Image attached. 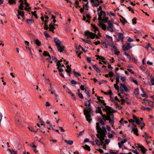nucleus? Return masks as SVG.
<instances>
[{
  "mask_svg": "<svg viewBox=\"0 0 154 154\" xmlns=\"http://www.w3.org/2000/svg\"><path fill=\"white\" fill-rule=\"evenodd\" d=\"M84 104L85 106H88L89 110L85 109L83 111L84 112V114L85 116L86 120L88 121L89 123H90L91 122V114L92 113V115H93V111L90 103H88L87 102H85L84 103Z\"/></svg>",
  "mask_w": 154,
  "mask_h": 154,
  "instance_id": "obj_1",
  "label": "nucleus"
},
{
  "mask_svg": "<svg viewBox=\"0 0 154 154\" xmlns=\"http://www.w3.org/2000/svg\"><path fill=\"white\" fill-rule=\"evenodd\" d=\"M84 35L87 37V38H89L93 39L95 38V35L96 34L91 32H90L89 31L87 30L84 32Z\"/></svg>",
  "mask_w": 154,
  "mask_h": 154,
  "instance_id": "obj_2",
  "label": "nucleus"
},
{
  "mask_svg": "<svg viewBox=\"0 0 154 154\" xmlns=\"http://www.w3.org/2000/svg\"><path fill=\"white\" fill-rule=\"evenodd\" d=\"M100 13L101 14H103V19L104 23H107V21L108 20V17H106V13L105 11L102 10L100 11Z\"/></svg>",
  "mask_w": 154,
  "mask_h": 154,
  "instance_id": "obj_3",
  "label": "nucleus"
},
{
  "mask_svg": "<svg viewBox=\"0 0 154 154\" xmlns=\"http://www.w3.org/2000/svg\"><path fill=\"white\" fill-rule=\"evenodd\" d=\"M111 119L110 118V119H109V123L112 125V127H113L114 125V115L112 113L111 114Z\"/></svg>",
  "mask_w": 154,
  "mask_h": 154,
  "instance_id": "obj_4",
  "label": "nucleus"
},
{
  "mask_svg": "<svg viewBox=\"0 0 154 154\" xmlns=\"http://www.w3.org/2000/svg\"><path fill=\"white\" fill-rule=\"evenodd\" d=\"M131 48V46L130 45V43H128L126 46L125 45H123L122 47V50L124 51H127L129 50Z\"/></svg>",
  "mask_w": 154,
  "mask_h": 154,
  "instance_id": "obj_5",
  "label": "nucleus"
},
{
  "mask_svg": "<svg viewBox=\"0 0 154 154\" xmlns=\"http://www.w3.org/2000/svg\"><path fill=\"white\" fill-rule=\"evenodd\" d=\"M54 25H55V24L51 23L49 25V30L50 31L52 32L53 33H54V29H55V27L54 26Z\"/></svg>",
  "mask_w": 154,
  "mask_h": 154,
  "instance_id": "obj_6",
  "label": "nucleus"
},
{
  "mask_svg": "<svg viewBox=\"0 0 154 154\" xmlns=\"http://www.w3.org/2000/svg\"><path fill=\"white\" fill-rule=\"evenodd\" d=\"M58 51L61 53L64 50V47L62 44L57 46Z\"/></svg>",
  "mask_w": 154,
  "mask_h": 154,
  "instance_id": "obj_7",
  "label": "nucleus"
},
{
  "mask_svg": "<svg viewBox=\"0 0 154 154\" xmlns=\"http://www.w3.org/2000/svg\"><path fill=\"white\" fill-rule=\"evenodd\" d=\"M56 65L57 66V69H58V71L60 72H62L63 70L62 68H61V64L60 62L57 60L56 62Z\"/></svg>",
  "mask_w": 154,
  "mask_h": 154,
  "instance_id": "obj_8",
  "label": "nucleus"
},
{
  "mask_svg": "<svg viewBox=\"0 0 154 154\" xmlns=\"http://www.w3.org/2000/svg\"><path fill=\"white\" fill-rule=\"evenodd\" d=\"M54 42L55 43L56 46L61 44V41L57 38H54Z\"/></svg>",
  "mask_w": 154,
  "mask_h": 154,
  "instance_id": "obj_9",
  "label": "nucleus"
},
{
  "mask_svg": "<svg viewBox=\"0 0 154 154\" xmlns=\"http://www.w3.org/2000/svg\"><path fill=\"white\" fill-rule=\"evenodd\" d=\"M106 118L105 119V120L109 121V119L111 118V112H106Z\"/></svg>",
  "mask_w": 154,
  "mask_h": 154,
  "instance_id": "obj_10",
  "label": "nucleus"
},
{
  "mask_svg": "<svg viewBox=\"0 0 154 154\" xmlns=\"http://www.w3.org/2000/svg\"><path fill=\"white\" fill-rule=\"evenodd\" d=\"M96 129L97 130V133H100V132L101 131H102V129L100 127L99 124V123H96Z\"/></svg>",
  "mask_w": 154,
  "mask_h": 154,
  "instance_id": "obj_11",
  "label": "nucleus"
},
{
  "mask_svg": "<svg viewBox=\"0 0 154 154\" xmlns=\"http://www.w3.org/2000/svg\"><path fill=\"white\" fill-rule=\"evenodd\" d=\"M33 41L38 46H39L41 45V42L38 39H34Z\"/></svg>",
  "mask_w": 154,
  "mask_h": 154,
  "instance_id": "obj_12",
  "label": "nucleus"
},
{
  "mask_svg": "<svg viewBox=\"0 0 154 154\" xmlns=\"http://www.w3.org/2000/svg\"><path fill=\"white\" fill-rule=\"evenodd\" d=\"M114 77H116V83L118 84L119 82L120 78V75L119 73H116V75H115Z\"/></svg>",
  "mask_w": 154,
  "mask_h": 154,
  "instance_id": "obj_13",
  "label": "nucleus"
},
{
  "mask_svg": "<svg viewBox=\"0 0 154 154\" xmlns=\"http://www.w3.org/2000/svg\"><path fill=\"white\" fill-rule=\"evenodd\" d=\"M140 148V150L142 151V152L144 154L147 151V149H146L143 146H141Z\"/></svg>",
  "mask_w": 154,
  "mask_h": 154,
  "instance_id": "obj_14",
  "label": "nucleus"
},
{
  "mask_svg": "<svg viewBox=\"0 0 154 154\" xmlns=\"http://www.w3.org/2000/svg\"><path fill=\"white\" fill-rule=\"evenodd\" d=\"M91 2L93 7H97L99 5V3H98L97 4L96 2H95L94 0H91Z\"/></svg>",
  "mask_w": 154,
  "mask_h": 154,
  "instance_id": "obj_15",
  "label": "nucleus"
},
{
  "mask_svg": "<svg viewBox=\"0 0 154 154\" xmlns=\"http://www.w3.org/2000/svg\"><path fill=\"white\" fill-rule=\"evenodd\" d=\"M119 38L121 40L122 42L123 40L124 37L123 36V34L122 33L119 32L118 35Z\"/></svg>",
  "mask_w": 154,
  "mask_h": 154,
  "instance_id": "obj_16",
  "label": "nucleus"
},
{
  "mask_svg": "<svg viewBox=\"0 0 154 154\" xmlns=\"http://www.w3.org/2000/svg\"><path fill=\"white\" fill-rule=\"evenodd\" d=\"M82 147H83L84 149L88 151H90L91 150L90 147L86 144L85 145L83 146H82Z\"/></svg>",
  "mask_w": 154,
  "mask_h": 154,
  "instance_id": "obj_17",
  "label": "nucleus"
},
{
  "mask_svg": "<svg viewBox=\"0 0 154 154\" xmlns=\"http://www.w3.org/2000/svg\"><path fill=\"white\" fill-rule=\"evenodd\" d=\"M17 11L18 14L21 16L22 17H23L24 16V12L23 11H21L18 10Z\"/></svg>",
  "mask_w": 154,
  "mask_h": 154,
  "instance_id": "obj_18",
  "label": "nucleus"
},
{
  "mask_svg": "<svg viewBox=\"0 0 154 154\" xmlns=\"http://www.w3.org/2000/svg\"><path fill=\"white\" fill-rule=\"evenodd\" d=\"M132 131H133L134 133L137 136H138L139 134L137 133L138 129L137 128H132Z\"/></svg>",
  "mask_w": 154,
  "mask_h": 154,
  "instance_id": "obj_19",
  "label": "nucleus"
},
{
  "mask_svg": "<svg viewBox=\"0 0 154 154\" xmlns=\"http://www.w3.org/2000/svg\"><path fill=\"white\" fill-rule=\"evenodd\" d=\"M100 134V140H104L106 134H101V133H99Z\"/></svg>",
  "mask_w": 154,
  "mask_h": 154,
  "instance_id": "obj_20",
  "label": "nucleus"
},
{
  "mask_svg": "<svg viewBox=\"0 0 154 154\" xmlns=\"http://www.w3.org/2000/svg\"><path fill=\"white\" fill-rule=\"evenodd\" d=\"M26 21L27 23L29 25L32 24L34 22V20L33 19H26Z\"/></svg>",
  "mask_w": 154,
  "mask_h": 154,
  "instance_id": "obj_21",
  "label": "nucleus"
},
{
  "mask_svg": "<svg viewBox=\"0 0 154 154\" xmlns=\"http://www.w3.org/2000/svg\"><path fill=\"white\" fill-rule=\"evenodd\" d=\"M64 141L66 143L70 145H72L73 143V141L71 140H65Z\"/></svg>",
  "mask_w": 154,
  "mask_h": 154,
  "instance_id": "obj_22",
  "label": "nucleus"
},
{
  "mask_svg": "<svg viewBox=\"0 0 154 154\" xmlns=\"http://www.w3.org/2000/svg\"><path fill=\"white\" fill-rule=\"evenodd\" d=\"M113 21H108L107 22V24L108 25L107 27H113V25L112 24Z\"/></svg>",
  "mask_w": 154,
  "mask_h": 154,
  "instance_id": "obj_23",
  "label": "nucleus"
},
{
  "mask_svg": "<svg viewBox=\"0 0 154 154\" xmlns=\"http://www.w3.org/2000/svg\"><path fill=\"white\" fill-rule=\"evenodd\" d=\"M112 107L109 106H105V110L106 112H110L111 110Z\"/></svg>",
  "mask_w": 154,
  "mask_h": 154,
  "instance_id": "obj_24",
  "label": "nucleus"
},
{
  "mask_svg": "<svg viewBox=\"0 0 154 154\" xmlns=\"http://www.w3.org/2000/svg\"><path fill=\"white\" fill-rule=\"evenodd\" d=\"M94 69L97 72H100V69L97 67L96 65H94L93 66Z\"/></svg>",
  "mask_w": 154,
  "mask_h": 154,
  "instance_id": "obj_25",
  "label": "nucleus"
},
{
  "mask_svg": "<svg viewBox=\"0 0 154 154\" xmlns=\"http://www.w3.org/2000/svg\"><path fill=\"white\" fill-rule=\"evenodd\" d=\"M98 109H97L96 110V113H99L100 114H102V112L101 109H100V107L98 106L97 107Z\"/></svg>",
  "mask_w": 154,
  "mask_h": 154,
  "instance_id": "obj_26",
  "label": "nucleus"
},
{
  "mask_svg": "<svg viewBox=\"0 0 154 154\" xmlns=\"http://www.w3.org/2000/svg\"><path fill=\"white\" fill-rule=\"evenodd\" d=\"M143 137L146 139H148L149 137H151L147 134L146 132H144V134L143 135Z\"/></svg>",
  "mask_w": 154,
  "mask_h": 154,
  "instance_id": "obj_27",
  "label": "nucleus"
},
{
  "mask_svg": "<svg viewBox=\"0 0 154 154\" xmlns=\"http://www.w3.org/2000/svg\"><path fill=\"white\" fill-rule=\"evenodd\" d=\"M73 72L74 75L77 77L81 75V74L79 72H76L74 70L73 71Z\"/></svg>",
  "mask_w": 154,
  "mask_h": 154,
  "instance_id": "obj_28",
  "label": "nucleus"
},
{
  "mask_svg": "<svg viewBox=\"0 0 154 154\" xmlns=\"http://www.w3.org/2000/svg\"><path fill=\"white\" fill-rule=\"evenodd\" d=\"M141 109L143 110H147V111H149L150 110L149 107H145L143 106H141Z\"/></svg>",
  "mask_w": 154,
  "mask_h": 154,
  "instance_id": "obj_29",
  "label": "nucleus"
},
{
  "mask_svg": "<svg viewBox=\"0 0 154 154\" xmlns=\"http://www.w3.org/2000/svg\"><path fill=\"white\" fill-rule=\"evenodd\" d=\"M134 93L136 95H138L139 94V90L138 88H137L134 90Z\"/></svg>",
  "mask_w": 154,
  "mask_h": 154,
  "instance_id": "obj_30",
  "label": "nucleus"
},
{
  "mask_svg": "<svg viewBox=\"0 0 154 154\" xmlns=\"http://www.w3.org/2000/svg\"><path fill=\"white\" fill-rule=\"evenodd\" d=\"M32 144H33V146H31V147L34 148L33 151L35 152L36 153L38 152V151L36 150V146L34 145L33 143H32Z\"/></svg>",
  "mask_w": 154,
  "mask_h": 154,
  "instance_id": "obj_31",
  "label": "nucleus"
},
{
  "mask_svg": "<svg viewBox=\"0 0 154 154\" xmlns=\"http://www.w3.org/2000/svg\"><path fill=\"white\" fill-rule=\"evenodd\" d=\"M43 55L45 56H48L50 57V55L49 54V53L46 51H44L43 53Z\"/></svg>",
  "mask_w": 154,
  "mask_h": 154,
  "instance_id": "obj_32",
  "label": "nucleus"
},
{
  "mask_svg": "<svg viewBox=\"0 0 154 154\" xmlns=\"http://www.w3.org/2000/svg\"><path fill=\"white\" fill-rule=\"evenodd\" d=\"M98 16H99L98 18V20H102V15H103V14H101L100 13V14L99 12H98Z\"/></svg>",
  "mask_w": 154,
  "mask_h": 154,
  "instance_id": "obj_33",
  "label": "nucleus"
},
{
  "mask_svg": "<svg viewBox=\"0 0 154 154\" xmlns=\"http://www.w3.org/2000/svg\"><path fill=\"white\" fill-rule=\"evenodd\" d=\"M98 121L99 122V123L101 124L102 125H105V124L104 122L103 121L102 119L100 118H99L98 119Z\"/></svg>",
  "mask_w": 154,
  "mask_h": 154,
  "instance_id": "obj_34",
  "label": "nucleus"
},
{
  "mask_svg": "<svg viewBox=\"0 0 154 154\" xmlns=\"http://www.w3.org/2000/svg\"><path fill=\"white\" fill-rule=\"evenodd\" d=\"M46 123L49 125V126L50 128H51V129L53 130H54V129L52 128V123H50V122H48V120H47Z\"/></svg>",
  "mask_w": 154,
  "mask_h": 154,
  "instance_id": "obj_35",
  "label": "nucleus"
},
{
  "mask_svg": "<svg viewBox=\"0 0 154 154\" xmlns=\"http://www.w3.org/2000/svg\"><path fill=\"white\" fill-rule=\"evenodd\" d=\"M125 102L128 104H131V102L130 101L129 99L127 97L125 98Z\"/></svg>",
  "mask_w": 154,
  "mask_h": 154,
  "instance_id": "obj_36",
  "label": "nucleus"
},
{
  "mask_svg": "<svg viewBox=\"0 0 154 154\" xmlns=\"http://www.w3.org/2000/svg\"><path fill=\"white\" fill-rule=\"evenodd\" d=\"M132 60L134 63H137V60L136 59L133 55L132 56Z\"/></svg>",
  "mask_w": 154,
  "mask_h": 154,
  "instance_id": "obj_37",
  "label": "nucleus"
},
{
  "mask_svg": "<svg viewBox=\"0 0 154 154\" xmlns=\"http://www.w3.org/2000/svg\"><path fill=\"white\" fill-rule=\"evenodd\" d=\"M135 122L138 125H140L142 123L140 120L139 119H138L135 121Z\"/></svg>",
  "mask_w": 154,
  "mask_h": 154,
  "instance_id": "obj_38",
  "label": "nucleus"
},
{
  "mask_svg": "<svg viewBox=\"0 0 154 154\" xmlns=\"http://www.w3.org/2000/svg\"><path fill=\"white\" fill-rule=\"evenodd\" d=\"M29 129L30 131L33 132H35V133H36L37 131V130L36 131L32 127H29Z\"/></svg>",
  "mask_w": 154,
  "mask_h": 154,
  "instance_id": "obj_39",
  "label": "nucleus"
},
{
  "mask_svg": "<svg viewBox=\"0 0 154 154\" xmlns=\"http://www.w3.org/2000/svg\"><path fill=\"white\" fill-rule=\"evenodd\" d=\"M118 84L116 83V84H114V88H115V89L117 91L119 90V86L118 85Z\"/></svg>",
  "mask_w": 154,
  "mask_h": 154,
  "instance_id": "obj_40",
  "label": "nucleus"
},
{
  "mask_svg": "<svg viewBox=\"0 0 154 154\" xmlns=\"http://www.w3.org/2000/svg\"><path fill=\"white\" fill-rule=\"evenodd\" d=\"M23 3H20V5L19 7V8L20 10H23Z\"/></svg>",
  "mask_w": 154,
  "mask_h": 154,
  "instance_id": "obj_41",
  "label": "nucleus"
},
{
  "mask_svg": "<svg viewBox=\"0 0 154 154\" xmlns=\"http://www.w3.org/2000/svg\"><path fill=\"white\" fill-rule=\"evenodd\" d=\"M26 7L25 8V9L26 10H28V11H29V10L27 8V7H28L29 9H31V8L30 7H29V4L28 3H27L26 4Z\"/></svg>",
  "mask_w": 154,
  "mask_h": 154,
  "instance_id": "obj_42",
  "label": "nucleus"
},
{
  "mask_svg": "<svg viewBox=\"0 0 154 154\" xmlns=\"http://www.w3.org/2000/svg\"><path fill=\"white\" fill-rule=\"evenodd\" d=\"M82 41H83L85 43H88V44H90L91 43L88 40L85 39L83 38H82Z\"/></svg>",
  "mask_w": 154,
  "mask_h": 154,
  "instance_id": "obj_43",
  "label": "nucleus"
},
{
  "mask_svg": "<svg viewBox=\"0 0 154 154\" xmlns=\"http://www.w3.org/2000/svg\"><path fill=\"white\" fill-rule=\"evenodd\" d=\"M8 3L10 4H12L14 3L15 4L16 2L13 0H9L8 1Z\"/></svg>",
  "mask_w": 154,
  "mask_h": 154,
  "instance_id": "obj_44",
  "label": "nucleus"
},
{
  "mask_svg": "<svg viewBox=\"0 0 154 154\" xmlns=\"http://www.w3.org/2000/svg\"><path fill=\"white\" fill-rule=\"evenodd\" d=\"M136 20H137V19L135 17L134 18H133V19H132V23L134 25H135L136 23H137L136 21Z\"/></svg>",
  "mask_w": 154,
  "mask_h": 154,
  "instance_id": "obj_45",
  "label": "nucleus"
},
{
  "mask_svg": "<svg viewBox=\"0 0 154 154\" xmlns=\"http://www.w3.org/2000/svg\"><path fill=\"white\" fill-rule=\"evenodd\" d=\"M147 103L150 106H152L153 105V102L152 101H148Z\"/></svg>",
  "mask_w": 154,
  "mask_h": 154,
  "instance_id": "obj_46",
  "label": "nucleus"
},
{
  "mask_svg": "<svg viewBox=\"0 0 154 154\" xmlns=\"http://www.w3.org/2000/svg\"><path fill=\"white\" fill-rule=\"evenodd\" d=\"M78 48H81V49L82 50V51L85 53H86L87 52V51L85 50L82 47L81 45H79V46Z\"/></svg>",
  "mask_w": 154,
  "mask_h": 154,
  "instance_id": "obj_47",
  "label": "nucleus"
},
{
  "mask_svg": "<svg viewBox=\"0 0 154 154\" xmlns=\"http://www.w3.org/2000/svg\"><path fill=\"white\" fill-rule=\"evenodd\" d=\"M78 95L79 96V97L82 99H83L84 98L82 94L80 92H79V93H78Z\"/></svg>",
  "mask_w": 154,
  "mask_h": 154,
  "instance_id": "obj_48",
  "label": "nucleus"
},
{
  "mask_svg": "<svg viewBox=\"0 0 154 154\" xmlns=\"http://www.w3.org/2000/svg\"><path fill=\"white\" fill-rule=\"evenodd\" d=\"M44 34L45 35V36L46 38H49L50 37V35H49V34H48L46 32V31H45L44 32Z\"/></svg>",
  "mask_w": 154,
  "mask_h": 154,
  "instance_id": "obj_49",
  "label": "nucleus"
},
{
  "mask_svg": "<svg viewBox=\"0 0 154 154\" xmlns=\"http://www.w3.org/2000/svg\"><path fill=\"white\" fill-rule=\"evenodd\" d=\"M95 142L96 143V144L98 146H100V143L99 142V140L97 139H96L95 140Z\"/></svg>",
  "mask_w": 154,
  "mask_h": 154,
  "instance_id": "obj_50",
  "label": "nucleus"
},
{
  "mask_svg": "<svg viewBox=\"0 0 154 154\" xmlns=\"http://www.w3.org/2000/svg\"><path fill=\"white\" fill-rule=\"evenodd\" d=\"M44 128L43 127H40L39 130L41 132H42V133H45V132L44 129Z\"/></svg>",
  "mask_w": 154,
  "mask_h": 154,
  "instance_id": "obj_51",
  "label": "nucleus"
},
{
  "mask_svg": "<svg viewBox=\"0 0 154 154\" xmlns=\"http://www.w3.org/2000/svg\"><path fill=\"white\" fill-rule=\"evenodd\" d=\"M119 16L120 17H121V18H122V20L124 21V23H127V20H125V19L122 16L120 15H119Z\"/></svg>",
  "mask_w": 154,
  "mask_h": 154,
  "instance_id": "obj_52",
  "label": "nucleus"
},
{
  "mask_svg": "<svg viewBox=\"0 0 154 154\" xmlns=\"http://www.w3.org/2000/svg\"><path fill=\"white\" fill-rule=\"evenodd\" d=\"M71 83L72 84L76 85L77 84V82L75 81L74 80H72L71 81Z\"/></svg>",
  "mask_w": 154,
  "mask_h": 154,
  "instance_id": "obj_53",
  "label": "nucleus"
},
{
  "mask_svg": "<svg viewBox=\"0 0 154 154\" xmlns=\"http://www.w3.org/2000/svg\"><path fill=\"white\" fill-rule=\"evenodd\" d=\"M87 60L88 62L90 63L91 62V58L90 57H87Z\"/></svg>",
  "mask_w": 154,
  "mask_h": 154,
  "instance_id": "obj_54",
  "label": "nucleus"
},
{
  "mask_svg": "<svg viewBox=\"0 0 154 154\" xmlns=\"http://www.w3.org/2000/svg\"><path fill=\"white\" fill-rule=\"evenodd\" d=\"M109 76L110 77H112L113 75V73L112 71H109Z\"/></svg>",
  "mask_w": 154,
  "mask_h": 154,
  "instance_id": "obj_55",
  "label": "nucleus"
},
{
  "mask_svg": "<svg viewBox=\"0 0 154 154\" xmlns=\"http://www.w3.org/2000/svg\"><path fill=\"white\" fill-rule=\"evenodd\" d=\"M51 58L53 60H54V61L55 62H57V59L56 58V57H55L52 56H51Z\"/></svg>",
  "mask_w": 154,
  "mask_h": 154,
  "instance_id": "obj_56",
  "label": "nucleus"
},
{
  "mask_svg": "<svg viewBox=\"0 0 154 154\" xmlns=\"http://www.w3.org/2000/svg\"><path fill=\"white\" fill-rule=\"evenodd\" d=\"M113 27H107L108 29L111 32H113V29H112Z\"/></svg>",
  "mask_w": 154,
  "mask_h": 154,
  "instance_id": "obj_57",
  "label": "nucleus"
},
{
  "mask_svg": "<svg viewBox=\"0 0 154 154\" xmlns=\"http://www.w3.org/2000/svg\"><path fill=\"white\" fill-rule=\"evenodd\" d=\"M107 132V131L106 130V129H105V130H102V131H101L99 133H101V134H106V133Z\"/></svg>",
  "mask_w": 154,
  "mask_h": 154,
  "instance_id": "obj_58",
  "label": "nucleus"
},
{
  "mask_svg": "<svg viewBox=\"0 0 154 154\" xmlns=\"http://www.w3.org/2000/svg\"><path fill=\"white\" fill-rule=\"evenodd\" d=\"M118 91V92H119V91H120V93L121 94H123L124 93V91L121 88V87H120L119 88V90Z\"/></svg>",
  "mask_w": 154,
  "mask_h": 154,
  "instance_id": "obj_59",
  "label": "nucleus"
},
{
  "mask_svg": "<svg viewBox=\"0 0 154 154\" xmlns=\"http://www.w3.org/2000/svg\"><path fill=\"white\" fill-rule=\"evenodd\" d=\"M102 29L104 30H105L106 29V26L105 25L103 24L101 27Z\"/></svg>",
  "mask_w": 154,
  "mask_h": 154,
  "instance_id": "obj_60",
  "label": "nucleus"
},
{
  "mask_svg": "<svg viewBox=\"0 0 154 154\" xmlns=\"http://www.w3.org/2000/svg\"><path fill=\"white\" fill-rule=\"evenodd\" d=\"M51 56H50V57H48L47 58V60H48V61L49 63H52L53 62L52 61H51Z\"/></svg>",
  "mask_w": 154,
  "mask_h": 154,
  "instance_id": "obj_61",
  "label": "nucleus"
},
{
  "mask_svg": "<svg viewBox=\"0 0 154 154\" xmlns=\"http://www.w3.org/2000/svg\"><path fill=\"white\" fill-rule=\"evenodd\" d=\"M127 8L128 9L129 11H131L133 13H134L133 10L130 7H128Z\"/></svg>",
  "mask_w": 154,
  "mask_h": 154,
  "instance_id": "obj_62",
  "label": "nucleus"
},
{
  "mask_svg": "<svg viewBox=\"0 0 154 154\" xmlns=\"http://www.w3.org/2000/svg\"><path fill=\"white\" fill-rule=\"evenodd\" d=\"M116 108H117L119 110L121 109L122 108V106H121L120 105H118L117 106H116Z\"/></svg>",
  "mask_w": 154,
  "mask_h": 154,
  "instance_id": "obj_63",
  "label": "nucleus"
},
{
  "mask_svg": "<svg viewBox=\"0 0 154 154\" xmlns=\"http://www.w3.org/2000/svg\"><path fill=\"white\" fill-rule=\"evenodd\" d=\"M127 70L129 71V72L134 74V72L133 71V70L130 69H128Z\"/></svg>",
  "mask_w": 154,
  "mask_h": 154,
  "instance_id": "obj_64",
  "label": "nucleus"
}]
</instances>
